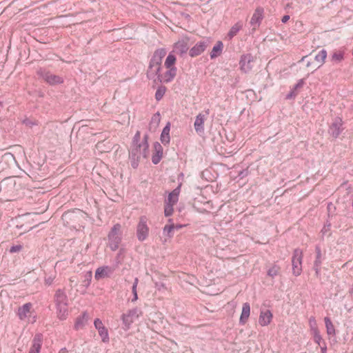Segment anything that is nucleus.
Returning <instances> with one entry per match:
<instances>
[{"label": "nucleus", "instance_id": "1", "mask_svg": "<svg viewBox=\"0 0 353 353\" xmlns=\"http://www.w3.org/2000/svg\"><path fill=\"white\" fill-rule=\"evenodd\" d=\"M166 53L167 52L165 48L157 49L154 51L150 61L146 74L147 77L154 83L158 82L161 75L160 71L161 70L162 60L166 55Z\"/></svg>", "mask_w": 353, "mask_h": 353}, {"label": "nucleus", "instance_id": "2", "mask_svg": "<svg viewBox=\"0 0 353 353\" xmlns=\"http://www.w3.org/2000/svg\"><path fill=\"white\" fill-rule=\"evenodd\" d=\"M121 225L119 223H117L114 225L108 235V245L112 251L117 250L121 242Z\"/></svg>", "mask_w": 353, "mask_h": 353}, {"label": "nucleus", "instance_id": "3", "mask_svg": "<svg viewBox=\"0 0 353 353\" xmlns=\"http://www.w3.org/2000/svg\"><path fill=\"white\" fill-rule=\"evenodd\" d=\"M39 77L42 78L47 83L51 85L61 84L63 83V77L56 75L45 69L40 68L37 72Z\"/></svg>", "mask_w": 353, "mask_h": 353}, {"label": "nucleus", "instance_id": "4", "mask_svg": "<svg viewBox=\"0 0 353 353\" xmlns=\"http://www.w3.org/2000/svg\"><path fill=\"white\" fill-rule=\"evenodd\" d=\"M303 252L300 249H295L292 258V272L296 276H299L302 272Z\"/></svg>", "mask_w": 353, "mask_h": 353}, {"label": "nucleus", "instance_id": "5", "mask_svg": "<svg viewBox=\"0 0 353 353\" xmlns=\"http://www.w3.org/2000/svg\"><path fill=\"white\" fill-rule=\"evenodd\" d=\"M148 219L146 216H142L139 218V221L137 226V236L139 241H145L149 234V228L147 225Z\"/></svg>", "mask_w": 353, "mask_h": 353}, {"label": "nucleus", "instance_id": "6", "mask_svg": "<svg viewBox=\"0 0 353 353\" xmlns=\"http://www.w3.org/2000/svg\"><path fill=\"white\" fill-rule=\"evenodd\" d=\"M142 314V312L135 307L128 311L127 313L123 314L121 316L123 324L127 328H129L130 325L134 321L139 317Z\"/></svg>", "mask_w": 353, "mask_h": 353}, {"label": "nucleus", "instance_id": "7", "mask_svg": "<svg viewBox=\"0 0 353 353\" xmlns=\"http://www.w3.org/2000/svg\"><path fill=\"white\" fill-rule=\"evenodd\" d=\"M205 112V114L199 113L196 117V119L194 123V130L199 134H201L204 132V123L207 117L210 114V110H206Z\"/></svg>", "mask_w": 353, "mask_h": 353}, {"label": "nucleus", "instance_id": "8", "mask_svg": "<svg viewBox=\"0 0 353 353\" xmlns=\"http://www.w3.org/2000/svg\"><path fill=\"white\" fill-rule=\"evenodd\" d=\"M263 12L264 10L261 7H259L254 10L250 22L252 27V30H255L259 26L263 19Z\"/></svg>", "mask_w": 353, "mask_h": 353}, {"label": "nucleus", "instance_id": "9", "mask_svg": "<svg viewBox=\"0 0 353 353\" xmlns=\"http://www.w3.org/2000/svg\"><path fill=\"white\" fill-rule=\"evenodd\" d=\"M189 39L188 37L183 38L174 45V52L179 54L181 56L185 54L189 49Z\"/></svg>", "mask_w": 353, "mask_h": 353}, {"label": "nucleus", "instance_id": "10", "mask_svg": "<svg viewBox=\"0 0 353 353\" xmlns=\"http://www.w3.org/2000/svg\"><path fill=\"white\" fill-rule=\"evenodd\" d=\"M95 328L98 330L99 336L101 337L102 341L107 343L109 341V334L107 328L103 325L102 321L99 319H96L94 321Z\"/></svg>", "mask_w": 353, "mask_h": 353}, {"label": "nucleus", "instance_id": "11", "mask_svg": "<svg viewBox=\"0 0 353 353\" xmlns=\"http://www.w3.org/2000/svg\"><path fill=\"white\" fill-rule=\"evenodd\" d=\"M343 121L341 118H336L334 122L331 124L329 129V133L334 138H337L342 132L341 126Z\"/></svg>", "mask_w": 353, "mask_h": 353}, {"label": "nucleus", "instance_id": "12", "mask_svg": "<svg viewBox=\"0 0 353 353\" xmlns=\"http://www.w3.org/2000/svg\"><path fill=\"white\" fill-rule=\"evenodd\" d=\"M114 269L110 266H102L97 269L94 278L100 280L103 278L110 277L114 272Z\"/></svg>", "mask_w": 353, "mask_h": 353}, {"label": "nucleus", "instance_id": "13", "mask_svg": "<svg viewBox=\"0 0 353 353\" xmlns=\"http://www.w3.org/2000/svg\"><path fill=\"white\" fill-rule=\"evenodd\" d=\"M208 46V41H201L196 43L189 51V54L191 57H194L200 55L203 52L205 51Z\"/></svg>", "mask_w": 353, "mask_h": 353}, {"label": "nucleus", "instance_id": "14", "mask_svg": "<svg viewBox=\"0 0 353 353\" xmlns=\"http://www.w3.org/2000/svg\"><path fill=\"white\" fill-rule=\"evenodd\" d=\"M167 71L161 74L157 83H168L172 81L176 75V68H167Z\"/></svg>", "mask_w": 353, "mask_h": 353}, {"label": "nucleus", "instance_id": "15", "mask_svg": "<svg viewBox=\"0 0 353 353\" xmlns=\"http://www.w3.org/2000/svg\"><path fill=\"white\" fill-rule=\"evenodd\" d=\"M253 57L250 54H244L240 60L241 70L244 72H248L252 69L251 62Z\"/></svg>", "mask_w": 353, "mask_h": 353}, {"label": "nucleus", "instance_id": "16", "mask_svg": "<svg viewBox=\"0 0 353 353\" xmlns=\"http://www.w3.org/2000/svg\"><path fill=\"white\" fill-rule=\"evenodd\" d=\"M272 316L270 310L261 311L259 315V323L261 326H267L271 323Z\"/></svg>", "mask_w": 353, "mask_h": 353}, {"label": "nucleus", "instance_id": "17", "mask_svg": "<svg viewBox=\"0 0 353 353\" xmlns=\"http://www.w3.org/2000/svg\"><path fill=\"white\" fill-rule=\"evenodd\" d=\"M54 302L56 305L68 304V299L63 290L59 289L56 291Z\"/></svg>", "mask_w": 353, "mask_h": 353}, {"label": "nucleus", "instance_id": "18", "mask_svg": "<svg viewBox=\"0 0 353 353\" xmlns=\"http://www.w3.org/2000/svg\"><path fill=\"white\" fill-rule=\"evenodd\" d=\"M43 336L41 334H35L33 341L32 345L30 350L29 353H39L41 344H42Z\"/></svg>", "mask_w": 353, "mask_h": 353}, {"label": "nucleus", "instance_id": "19", "mask_svg": "<svg viewBox=\"0 0 353 353\" xmlns=\"http://www.w3.org/2000/svg\"><path fill=\"white\" fill-rule=\"evenodd\" d=\"M181 184H179L173 191H172L165 200V203L174 205L179 200V195L181 190Z\"/></svg>", "mask_w": 353, "mask_h": 353}, {"label": "nucleus", "instance_id": "20", "mask_svg": "<svg viewBox=\"0 0 353 353\" xmlns=\"http://www.w3.org/2000/svg\"><path fill=\"white\" fill-rule=\"evenodd\" d=\"M250 314V305L248 303H245L243 305L241 314L239 319L241 324L244 325L247 321Z\"/></svg>", "mask_w": 353, "mask_h": 353}, {"label": "nucleus", "instance_id": "21", "mask_svg": "<svg viewBox=\"0 0 353 353\" xmlns=\"http://www.w3.org/2000/svg\"><path fill=\"white\" fill-rule=\"evenodd\" d=\"M68 304L56 305L57 317L60 320L66 319L68 315Z\"/></svg>", "mask_w": 353, "mask_h": 353}, {"label": "nucleus", "instance_id": "22", "mask_svg": "<svg viewBox=\"0 0 353 353\" xmlns=\"http://www.w3.org/2000/svg\"><path fill=\"white\" fill-rule=\"evenodd\" d=\"M170 123L168 122L163 129L161 134V141L163 145H167L170 141Z\"/></svg>", "mask_w": 353, "mask_h": 353}, {"label": "nucleus", "instance_id": "23", "mask_svg": "<svg viewBox=\"0 0 353 353\" xmlns=\"http://www.w3.org/2000/svg\"><path fill=\"white\" fill-rule=\"evenodd\" d=\"M31 307L32 304L30 303H28L19 308L18 315L21 320H23L28 316V314L30 313Z\"/></svg>", "mask_w": 353, "mask_h": 353}, {"label": "nucleus", "instance_id": "24", "mask_svg": "<svg viewBox=\"0 0 353 353\" xmlns=\"http://www.w3.org/2000/svg\"><path fill=\"white\" fill-rule=\"evenodd\" d=\"M88 316L86 312H84L82 316H79L74 323V329L77 330L82 329L88 321Z\"/></svg>", "mask_w": 353, "mask_h": 353}, {"label": "nucleus", "instance_id": "25", "mask_svg": "<svg viewBox=\"0 0 353 353\" xmlns=\"http://www.w3.org/2000/svg\"><path fill=\"white\" fill-rule=\"evenodd\" d=\"M160 121H161V115H160L159 112H157L151 118V121L149 124L150 130L154 131L159 126Z\"/></svg>", "mask_w": 353, "mask_h": 353}, {"label": "nucleus", "instance_id": "26", "mask_svg": "<svg viewBox=\"0 0 353 353\" xmlns=\"http://www.w3.org/2000/svg\"><path fill=\"white\" fill-rule=\"evenodd\" d=\"M223 44L221 41H218L216 45L213 47L212 52H210V58L214 59L219 56L223 50Z\"/></svg>", "mask_w": 353, "mask_h": 353}, {"label": "nucleus", "instance_id": "27", "mask_svg": "<svg viewBox=\"0 0 353 353\" xmlns=\"http://www.w3.org/2000/svg\"><path fill=\"white\" fill-rule=\"evenodd\" d=\"M326 331L328 335L334 336L336 334L334 326L329 317L324 319Z\"/></svg>", "mask_w": 353, "mask_h": 353}, {"label": "nucleus", "instance_id": "28", "mask_svg": "<svg viewBox=\"0 0 353 353\" xmlns=\"http://www.w3.org/2000/svg\"><path fill=\"white\" fill-rule=\"evenodd\" d=\"M243 28V23L241 21L236 23L230 30L228 37L231 39L233 38L238 32Z\"/></svg>", "mask_w": 353, "mask_h": 353}, {"label": "nucleus", "instance_id": "29", "mask_svg": "<svg viewBox=\"0 0 353 353\" xmlns=\"http://www.w3.org/2000/svg\"><path fill=\"white\" fill-rule=\"evenodd\" d=\"M327 57V51L324 49L321 50L319 52V53L315 56V61L319 64L318 68L323 65L325 63V60Z\"/></svg>", "mask_w": 353, "mask_h": 353}, {"label": "nucleus", "instance_id": "30", "mask_svg": "<svg viewBox=\"0 0 353 353\" xmlns=\"http://www.w3.org/2000/svg\"><path fill=\"white\" fill-rule=\"evenodd\" d=\"M148 136L145 135L144 137V141L141 143V151H140V159L141 157L143 158H147L149 154V150H148Z\"/></svg>", "mask_w": 353, "mask_h": 353}, {"label": "nucleus", "instance_id": "31", "mask_svg": "<svg viewBox=\"0 0 353 353\" xmlns=\"http://www.w3.org/2000/svg\"><path fill=\"white\" fill-rule=\"evenodd\" d=\"M344 59V52L343 51H335L331 55V61L334 63H339Z\"/></svg>", "mask_w": 353, "mask_h": 353}, {"label": "nucleus", "instance_id": "32", "mask_svg": "<svg viewBox=\"0 0 353 353\" xmlns=\"http://www.w3.org/2000/svg\"><path fill=\"white\" fill-rule=\"evenodd\" d=\"M140 151H141V143L133 144L131 149V155L132 158L137 159V160L140 159Z\"/></svg>", "mask_w": 353, "mask_h": 353}, {"label": "nucleus", "instance_id": "33", "mask_svg": "<svg viewBox=\"0 0 353 353\" xmlns=\"http://www.w3.org/2000/svg\"><path fill=\"white\" fill-rule=\"evenodd\" d=\"M176 57L174 54L172 53H170L168 56L166 57L165 61V66L166 68H176L174 66V64L176 63Z\"/></svg>", "mask_w": 353, "mask_h": 353}, {"label": "nucleus", "instance_id": "34", "mask_svg": "<svg viewBox=\"0 0 353 353\" xmlns=\"http://www.w3.org/2000/svg\"><path fill=\"white\" fill-rule=\"evenodd\" d=\"M280 271V267L277 265H273L268 271V275L272 278L276 276Z\"/></svg>", "mask_w": 353, "mask_h": 353}, {"label": "nucleus", "instance_id": "35", "mask_svg": "<svg viewBox=\"0 0 353 353\" xmlns=\"http://www.w3.org/2000/svg\"><path fill=\"white\" fill-rule=\"evenodd\" d=\"M138 283H139L138 278H135L133 285H132V292L133 294V298L132 299V302H135L138 299V295H137V291Z\"/></svg>", "mask_w": 353, "mask_h": 353}, {"label": "nucleus", "instance_id": "36", "mask_svg": "<svg viewBox=\"0 0 353 353\" xmlns=\"http://www.w3.org/2000/svg\"><path fill=\"white\" fill-rule=\"evenodd\" d=\"M165 91L166 88L165 86H160L158 88L155 93V99L157 101H160L163 98Z\"/></svg>", "mask_w": 353, "mask_h": 353}, {"label": "nucleus", "instance_id": "37", "mask_svg": "<svg viewBox=\"0 0 353 353\" xmlns=\"http://www.w3.org/2000/svg\"><path fill=\"white\" fill-rule=\"evenodd\" d=\"M92 278V273L91 271L87 272L84 275V280L83 281V285L85 288H88L91 283V280Z\"/></svg>", "mask_w": 353, "mask_h": 353}, {"label": "nucleus", "instance_id": "38", "mask_svg": "<svg viewBox=\"0 0 353 353\" xmlns=\"http://www.w3.org/2000/svg\"><path fill=\"white\" fill-rule=\"evenodd\" d=\"M309 325L312 333L319 331L316 321L314 316H311L309 319Z\"/></svg>", "mask_w": 353, "mask_h": 353}, {"label": "nucleus", "instance_id": "39", "mask_svg": "<svg viewBox=\"0 0 353 353\" xmlns=\"http://www.w3.org/2000/svg\"><path fill=\"white\" fill-rule=\"evenodd\" d=\"M173 206V205L165 203L164 214L165 216H170L172 214L174 211Z\"/></svg>", "mask_w": 353, "mask_h": 353}, {"label": "nucleus", "instance_id": "40", "mask_svg": "<svg viewBox=\"0 0 353 353\" xmlns=\"http://www.w3.org/2000/svg\"><path fill=\"white\" fill-rule=\"evenodd\" d=\"M163 156V153L155 152L152 157V161L154 164H157L161 161Z\"/></svg>", "mask_w": 353, "mask_h": 353}, {"label": "nucleus", "instance_id": "41", "mask_svg": "<svg viewBox=\"0 0 353 353\" xmlns=\"http://www.w3.org/2000/svg\"><path fill=\"white\" fill-rule=\"evenodd\" d=\"M314 336V341L319 346L321 345V341H323L322 337L320 334L319 331L314 332L312 333Z\"/></svg>", "mask_w": 353, "mask_h": 353}, {"label": "nucleus", "instance_id": "42", "mask_svg": "<svg viewBox=\"0 0 353 353\" xmlns=\"http://www.w3.org/2000/svg\"><path fill=\"white\" fill-rule=\"evenodd\" d=\"M316 257L314 264H316L318 261L319 262V265L321 264V252L319 247L316 248Z\"/></svg>", "mask_w": 353, "mask_h": 353}, {"label": "nucleus", "instance_id": "43", "mask_svg": "<svg viewBox=\"0 0 353 353\" xmlns=\"http://www.w3.org/2000/svg\"><path fill=\"white\" fill-rule=\"evenodd\" d=\"M22 123L30 127L37 125V123L35 121H31L28 118L24 119L22 121Z\"/></svg>", "mask_w": 353, "mask_h": 353}, {"label": "nucleus", "instance_id": "44", "mask_svg": "<svg viewBox=\"0 0 353 353\" xmlns=\"http://www.w3.org/2000/svg\"><path fill=\"white\" fill-rule=\"evenodd\" d=\"M174 227H175V225L174 224H170V225H165L164 228H163V231L164 232H168V234L171 236L170 235V234L172 232V230L174 229Z\"/></svg>", "mask_w": 353, "mask_h": 353}, {"label": "nucleus", "instance_id": "45", "mask_svg": "<svg viewBox=\"0 0 353 353\" xmlns=\"http://www.w3.org/2000/svg\"><path fill=\"white\" fill-rule=\"evenodd\" d=\"M21 249H22V245H13V246H12L10 248V252H11V253L17 252L21 251Z\"/></svg>", "mask_w": 353, "mask_h": 353}, {"label": "nucleus", "instance_id": "46", "mask_svg": "<svg viewBox=\"0 0 353 353\" xmlns=\"http://www.w3.org/2000/svg\"><path fill=\"white\" fill-rule=\"evenodd\" d=\"M154 149L155 152L163 153V148H162L161 145L158 142L154 143Z\"/></svg>", "mask_w": 353, "mask_h": 353}, {"label": "nucleus", "instance_id": "47", "mask_svg": "<svg viewBox=\"0 0 353 353\" xmlns=\"http://www.w3.org/2000/svg\"><path fill=\"white\" fill-rule=\"evenodd\" d=\"M140 140V132L137 131L134 137L133 144L139 143Z\"/></svg>", "mask_w": 353, "mask_h": 353}, {"label": "nucleus", "instance_id": "48", "mask_svg": "<svg viewBox=\"0 0 353 353\" xmlns=\"http://www.w3.org/2000/svg\"><path fill=\"white\" fill-rule=\"evenodd\" d=\"M320 266L321 265H319V262L318 261V263L316 264H314V269L315 270V273H316V275L318 276L319 274V272H320Z\"/></svg>", "mask_w": 353, "mask_h": 353}, {"label": "nucleus", "instance_id": "49", "mask_svg": "<svg viewBox=\"0 0 353 353\" xmlns=\"http://www.w3.org/2000/svg\"><path fill=\"white\" fill-rule=\"evenodd\" d=\"M303 85V80H300L294 86V90L299 88H301Z\"/></svg>", "mask_w": 353, "mask_h": 353}, {"label": "nucleus", "instance_id": "50", "mask_svg": "<svg viewBox=\"0 0 353 353\" xmlns=\"http://www.w3.org/2000/svg\"><path fill=\"white\" fill-rule=\"evenodd\" d=\"M290 19V16L289 15H284L282 19H281V21L282 23H286L288 20Z\"/></svg>", "mask_w": 353, "mask_h": 353}, {"label": "nucleus", "instance_id": "51", "mask_svg": "<svg viewBox=\"0 0 353 353\" xmlns=\"http://www.w3.org/2000/svg\"><path fill=\"white\" fill-rule=\"evenodd\" d=\"M296 95V94L294 93V92L292 90V92H290L288 96H287V99H290L292 98V97H294Z\"/></svg>", "mask_w": 353, "mask_h": 353}, {"label": "nucleus", "instance_id": "52", "mask_svg": "<svg viewBox=\"0 0 353 353\" xmlns=\"http://www.w3.org/2000/svg\"><path fill=\"white\" fill-rule=\"evenodd\" d=\"M321 350L322 353H326L327 347H326L325 343L323 344V346L321 345Z\"/></svg>", "mask_w": 353, "mask_h": 353}, {"label": "nucleus", "instance_id": "53", "mask_svg": "<svg viewBox=\"0 0 353 353\" xmlns=\"http://www.w3.org/2000/svg\"><path fill=\"white\" fill-rule=\"evenodd\" d=\"M59 353H68V352L67 349L64 347V348L61 349V350L59 351Z\"/></svg>", "mask_w": 353, "mask_h": 353}, {"label": "nucleus", "instance_id": "54", "mask_svg": "<svg viewBox=\"0 0 353 353\" xmlns=\"http://www.w3.org/2000/svg\"><path fill=\"white\" fill-rule=\"evenodd\" d=\"M183 227V225H175L174 229L179 230Z\"/></svg>", "mask_w": 353, "mask_h": 353}, {"label": "nucleus", "instance_id": "55", "mask_svg": "<svg viewBox=\"0 0 353 353\" xmlns=\"http://www.w3.org/2000/svg\"><path fill=\"white\" fill-rule=\"evenodd\" d=\"M46 281L47 283L51 284L52 282V279L51 278H48V279L46 280Z\"/></svg>", "mask_w": 353, "mask_h": 353}, {"label": "nucleus", "instance_id": "56", "mask_svg": "<svg viewBox=\"0 0 353 353\" xmlns=\"http://www.w3.org/2000/svg\"><path fill=\"white\" fill-rule=\"evenodd\" d=\"M350 293L353 295V285H352V287L350 290Z\"/></svg>", "mask_w": 353, "mask_h": 353}, {"label": "nucleus", "instance_id": "57", "mask_svg": "<svg viewBox=\"0 0 353 353\" xmlns=\"http://www.w3.org/2000/svg\"><path fill=\"white\" fill-rule=\"evenodd\" d=\"M5 156H9V157H12V158H13V155H12V154H10V153H6V154H5Z\"/></svg>", "mask_w": 353, "mask_h": 353}, {"label": "nucleus", "instance_id": "58", "mask_svg": "<svg viewBox=\"0 0 353 353\" xmlns=\"http://www.w3.org/2000/svg\"><path fill=\"white\" fill-rule=\"evenodd\" d=\"M310 65H311V63L308 61V62L307 63L306 66H307V67H310Z\"/></svg>", "mask_w": 353, "mask_h": 353}, {"label": "nucleus", "instance_id": "59", "mask_svg": "<svg viewBox=\"0 0 353 353\" xmlns=\"http://www.w3.org/2000/svg\"><path fill=\"white\" fill-rule=\"evenodd\" d=\"M327 229L325 228V227L323 228V229L322 230V232H325L327 231Z\"/></svg>", "mask_w": 353, "mask_h": 353}, {"label": "nucleus", "instance_id": "60", "mask_svg": "<svg viewBox=\"0 0 353 353\" xmlns=\"http://www.w3.org/2000/svg\"><path fill=\"white\" fill-rule=\"evenodd\" d=\"M306 57H307L306 56L303 57L301 59V61H303L305 59V58H306Z\"/></svg>", "mask_w": 353, "mask_h": 353}, {"label": "nucleus", "instance_id": "61", "mask_svg": "<svg viewBox=\"0 0 353 353\" xmlns=\"http://www.w3.org/2000/svg\"><path fill=\"white\" fill-rule=\"evenodd\" d=\"M70 282H74V279H72V278H70Z\"/></svg>", "mask_w": 353, "mask_h": 353}, {"label": "nucleus", "instance_id": "62", "mask_svg": "<svg viewBox=\"0 0 353 353\" xmlns=\"http://www.w3.org/2000/svg\"><path fill=\"white\" fill-rule=\"evenodd\" d=\"M3 107V103L0 102V108Z\"/></svg>", "mask_w": 353, "mask_h": 353}, {"label": "nucleus", "instance_id": "63", "mask_svg": "<svg viewBox=\"0 0 353 353\" xmlns=\"http://www.w3.org/2000/svg\"><path fill=\"white\" fill-rule=\"evenodd\" d=\"M347 263L343 265L342 268L346 267Z\"/></svg>", "mask_w": 353, "mask_h": 353}, {"label": "nucleus", "instance_id": "64", "mask_svg": "<svg viewBox=\"0 0 353 353\" xmlns=\"http://www.w3.org/2000/svg\"><path fill=\"white\" fill-rule=\"evenodd\" d=\"M168 221H169V222H172V219H170L168 220Z\"/></svg>", "mask_w": 353, "mask_h": 353}]
</instances>
